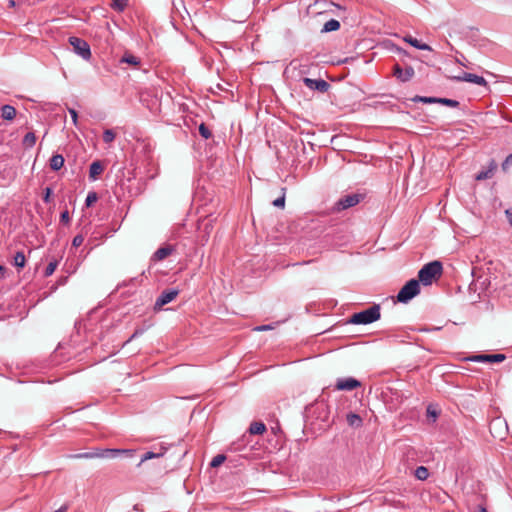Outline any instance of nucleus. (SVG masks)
Returning <instances> with one entry per match:
<instances>
[{
  "label": "nucleus",
  "mask_w": 512,
  "mask_h": 512,
  "mask_svg": "<svg viewBox=\"0 0 512 512\" xmlns=\"http://www.w3.org/2000/svg\"><path fill=\"white\" fill-rule=\"evenodd\" d=\"M443 266L440 261H432L425 264L418 272L419 284L422 283L424 286L431 285L434 280L442 275Z\"/></svg>",
  "instance_id": "f257e3e1"
},
{
  "label": "nucleus",
  "mask_w": 512,
  "mask_h": 512,
  "mask_svg": "<svg viewBox=\"0 0 512 512\" xmlns=\"http://www.w3.org/2000/svg\"><path fill=\"white\" fill-rule=\"evenodd\" d=\"M380 317V305L374 304L373 306L369 307L366 310L353 314L349 320V323L356 325H367L379 320Z\"/></svg>",
  "instance_id": "f03ea898"
},
{
  "label": "nucleus",
  "mask_w": 512,
  "mask_h": 512,
  "mask_svg": "<svg viewBox=\"0 0 512 512\" xmlns=\"http://www.w3.org/2000/svg\"><path fill=\"white\" fill-rule=\"evenodd\" d=\"M420 293V284L417 279L409 280L398 292L397 301L408 303L411 299Z\"/></svg>",
  "instance_id": "7ed1b4c3"
},
{
  "label": "nucleus",
  "mask_w": 512,
  "mask_h": 512,
  "mask_svg": "<svg viewBox=\"0 0 512 512\" xmlns=\"http://www.w3.org/2000/svg\"><path fill=\"white\" fill-rule=\"evenodd\" d=\"M364 198L365 195L362 193H352L344 195L337 200L333 209L337 212L349 209L351 207L358 205Z\"/></svg>",
  "instance_id": "20e7f679"
},
{
  "label": "nucleus",
  "mask_w": 512,
  "mask_h": 512,
  "mask_svg": "<svg viewBox=\"0 0 512 512\" xmlns=\"http://www.w3.org/2000/svg\"><path fill=\"white\" fill-rule=\"evenodd\" d=\"M68 42L72 46L73 51L84 60H89L91 58V49L87 41L76 36H71L69 37Z\"/></svg>",
  "instance_id": "39448f33"
},
{
  "label": "nucleus",
  "mask_w": 512,
  "mask_h": 512,
  "mask_svg": "<svg viewBox=\"0 0 512 512\" xmlns=\"http://www.w3.org/2000/svg\"><path fill=\"white\" fill-rule=\"evenodd\" d=\"M450 79L455 82H469L479 86L488 87V82L484 77L473 73L464 72L462 75L452 76Z\"/></svg>",
  "instance_id": "423d86ee"
},
{
  "label": "nucleus",
  "mask_w": 512,
  "mask_h": 512,
  "mask_svg": "<svg viewBox=\"0 0 512 512\" xmlns=\"http://www.w3.org/2000/svg\"><path fill=\"white\" fill-rule=\"evenodd\" d=\"M179 294V290L177 289H166L161 292L158 298L155 301L154 309L160 310L164 305L173 301L177 295Z\"/></svg>",
  "instance_id": "0eeeda50"
},
{
  "label": "nucleus",
  "mask_w": 512,
  "mask_h": 512,
  "mask_svg": "<svg viewBox=\"0 0 512 512\" xmlns=\"http://www.w3.org/2000/svg\"><path fill=\"white\" fill-rule=\"evenodd\" d=\"M99 450V458H116L120 455H124L126 457H133L136 453L134 449H98Z\"/></svg>",
  "instance_id": "6e6552de"
},
{
  "label": "nucleus",
  "mask_w": 512,
  "mask_h": 512,
  "mask_svg": "<svg viewBox=\"0 0 512 512\" xmlns=\"http://www.w3.org/2000/svg\"><path fill=\"white\" fill-rule=\"evenodd\" d=\"M303 83L310 90L325 93L329 90L330 84L323 79H311L308 77L303 78Z\"/></svg>",
  "instance_id": "1a4fd4ad"
},
{
  "label": "nucleus",
  "mask_w": 512,
  "mask_h": 512,
  "mask_svg": "<svg viewBox=\"0 0 512 512\" xmlns=\"http://www.w3.org/2000/svg\"><path fill=\"white\" fill-rule=\"evenodd\" d=\"M361 386L360 381L355 378H339L336 382V389L340 391H351Z\"/></svg>",
  "instance_id": "9d476101"
},
{
  "label": "nucleus",
  "mask_w": 512,
  "mask_h": 512,
  "mask_svg": "<svg viewBox=\"0 0 512 512\" xmlns=\"http://www.w3.org/2000/svg\"><path fill=\"white\" fill-rule=\"evenodd\" d=\"M506 356L504 354H478L469 358V360L473 362H491V363H500L505 360Z\"/></svg>",
  "instance_id": "9b49d317"
},
{
  "label": "nucleus",
  "mask_w": 512,
  "mask_h": 512,
  "mask_svg": "<svg viewBox=\"0 0 512 512\" xmlns=\"http://www.w3.org/2000/svg\"><path fill=\"white\" fill-rule=\"evenodd\" d=\"M415 71L413 67L407 66L405 69H402L400 65L394 66V75L399 79L401 82H407L412 79L414 76Z\"/></svg>",
  "instance_id": "f8f14e48"
},
{
  "label": "nucleus",
  "mask_w": 512,
  "mask_h": 512,
  "mask_svg": "<svg viewBox=\"0 0 512 512\" xmlns=\"http://www.w3.org/2000/svg\"><path fill=\"white\" fill-rule=\"evenodd\" d=\"M175 251L174 246L172 245H165L163 247L158 248L154 254L152 255L151 260L155 262L162 261L166 259L168 256H170Z\"/></svg>",
  "instance_id": "ddd939ff"
},
{
  "label": "nucleus",
  "mask_w": 512,
  "mask_h": 512,
  "mask_svg": "<svg viewBox=\"0 0 512 512\" xmlns=\"http://www.w3.org/2000/svg\"><path fill=\"white\" fill-rule=\"evenodd\" d=\"M497 169V163L495 162V160H491L489 165H488V169L487 170H483V171H480L475 179L477 181H482V180H486V179H489L493 176L495 170Z\"/></svg>",
  "instance_id": "4468645a"
},
{
  "label": "nucleus",
  "mask_w": 512,
  "mask_h": 512,
  "mask_svg": "<svg viewBox=\"0 0 512 512\" xmlns=\"http://www.w3.org/2000/svg\"><path fill=\"white\" fill-rule=\"evenodd\" d=\"M104 171V167L100 161H94L89 167V179L91 181L97 180L100 174Z\"/></svg>",
  "instance_id": "2eb2a0df"
},
{
  "label": "nucleus",
  "mask_w": 512,
  "mask_h": 512,
  "mask_svg": "<svg viewBox=\"0 0 512 512\" xmlns=\"http://www.w3.org/2000/svg\"><path fill=\"white\" fill-rule=\"evenodd\" d=\"M404 41L409 43L411 46L415 47L416 49H419V50H425V51H431L432 48L431 46H429L428 44L426 43H421L419 40H417L416 38L408 35V36H405L404 37Z\"/></svg>",
  "instance_id": "dca6fc26"
},
{
  "label": "nucleus",
  "mask_w": 512,
  "mask_h": 512,
  "mask_svg": "<svg viewBox=\"0 0 512 512\" xmlns=\"http://www.w3.org/2000/svg\"><path fill=\"white\" fill-rule=\"evenodd\" d=\"M164 453L165 448H161L159 452L147 451L141 456L140 461L137 464V467H140L147 460L162 457Z\"/></svg>",
  "instance_id": "f3484780"
},
{
  "label": "nucleus",
  "mask_w": 512,
  "mask_h": 512,
  "mask_svg": "<svg viewBox=\"0 0 512 512\" xmlns=\"http://www.w3.org/2000/svg\"><path fill=\"white\" fill-rule=\"evenodd\" d=\"M16 116V109L11 105L1 107V117L5 120H13Z\"/></svg>",
  "instance_id": "a211bd4d"
},
{
  "label": "nucleus",
  "mask_w": 512,
  "mask_h": 512,
  "mask_svg": "<svg viewBox=\"0 0 512 512\" xmlns=\"http://www.w3.org/2000/svg\"><path fill=\"white\" fill-rule=\"evenodd\" d=\"M64 162V157L61 154L53 155L50 159V168L58 171L64 166Z\"/></svg>",
  "instance_id": "6ab92c4d"
},
{
  "label": "nucleus",
  "mask_w": 512,
  "mask_h": 512,
  "mask_svg": "<svg viewBox=\"0 0 512 512\" xmlns=\"http://www.w3.org/2000/svg\"><path fill=\"white\" fill-rule=\"evenodd\" d=\"M266 431V426L263 422H252L249 427V434L260 435Z\"/></svg>",
  "instance_id": "aec40b11"
},
{
  "label": "nucleus",
  "mask_w": 512,
  "mask_h": 512,
  "mask_svg": "<svg viewBox=\"0 0 512 512\" xmlns=\"http://www.w3.org/2000/svg\"><path fill=\"white\" fill-rule=\"evenodd\" d=\"M340 28V22L336 19H331L329 21H327L323 28H322V32H332V31H336Z\"/></svg>",
  "instance_id": "412c9836"
},
{
  "label": "nucleus",
  "mask_w": 512,
  "mask_h": 512,
  "mask_svg": "<svg viewBox=\"0 0 512 512\" xmlns=\"http://www.w3.org/2000/svg\"><path fill=\"white\" fill-rule=\"evenodd\" d=\"M26 258L22 251L16 252L14 256L13 265L18 269H22L25 266Z\"/></svg>",
  "instance_id": "4be33fe9"
},
{
  "label": "nucleus",
  "mask_w": 512,
  "mask_h": 512,
  "mask_svg": "<svg viewBox=\"0 0 512 512\" xmlns=\"http://www.w3.org/2000/svg\"><path fill=\"white\" fill-rule=\"evenodd\" d=\"M36 143V136L33 132H28L23 140H22V144L25 148H32Z\"/></svg>",
  "instance_id": "5701e85b"
},
{
  "label": "nucleus",
  "mask_w": 512,
  "mask_h": 512,
  "mask_svg": "<svg viewBox=\"0 0 512 512\" xmlns=\"http://www.w3.org/2000/svg\"><path fill=\"white\" fill-rule=\"evenodd\" d=\"M129 0H112L111 8L117 12H123L128 6Z\"/></svg>",
  "instance_id": "b1692460"
},
{
  "label": "nucleus",
  "mask_w": 512,
  "mask_h": 512,
  "mask_svg": "<svg viewBox=\"0 0 512 512\" xmlns=\"http://www.w3.org/2000/svg\"><path fill=\"white\" fill-rule=\"evenodd\" d=\"M120 62L127 63V64H130L133 66H137L140 64L139 58L132 54H129V53L124 54L123 57L121 58Z\"/></svg>",
  "instance_id": "393cba45"
},
{
  "label": "nucleus",
  "mask_w": 512,
  "mask_h": 512,
  "mask_svg": "<svg viewBox=\"0 0 512 512\" xmlns=\"http://www.w3.org/2000/svg\"><path fill=\"white\" fill-rule=\"evenodd\" d=\"M347 422L352 427H359L362 425L361 417L355 413H349L347 415Z\"/></svg>",
  "instance_id": "a878e982"
},
{
  "label": "nucleus",
  "mask_w": 512,
  "mask_h": 512,
  "mask_svg": "<svg viewBox=\"0 0 512 512\" xmlns=\"http://www.w3.org/2000/svg\"><path fill=\"white\" fill-rule=\"evenodd\" d=\"M246 438H247V435L244 434L240 440H238L236 442H233L231 444V448L230 449L235 451V452L241 451L245 447V445H246Z\"/></svg>",
  "instance_id": "bb28decb"
},
{
  "label": "nucleus",
  "mask_w": 512,
  "mask_h": 512,
  "mask_svg": "<svg viewBox=\"0 0 512 512\" xmlns=\"http://www.w3.org/2000/svg\"><path fill=\"white\" fill-rule=\"evenodd\" d=\"M429 476L428 469L424 466H419L415 470V477L419 480H426Z\"/></svg>",
  "instance_id": "cd10ccee"
},
{
  "label": "nucleus",
  "mask_w": 512,
  "mask_h": 512,
  "mask_svg": "<svg viewBox=\"0 0 512 512\" xmlns=\"http://www.w3.org/2000/svg\"><path fill=\"white\" fill-rule=\"evenodd\" d=\"M414 102H422L425 104H434L438 103V97H426V96H415L413 98Z\"/></svg>",
  "instance_id": "c85d7f7f"
},
{
  "label": "nucleus",
  "mask_w": 512,
  "mask_h": 512,
  "mask_svg": "<svg viewBox=\"0 0 512 512\" xmlns=\"http://www.w3.org/2000/svg\"><path fill=\"white\" fill-rule=\"evenodd\" d=\"M438 103L456 108L460 105V103L457 100L449 99V98H438Z\"/></svg>",
  "instance_id": "c756f323"
},
{
  "label": "nucleus",
  "mask_w": 512,
  "mask_h": 512,
  "mask_svg": "<svg viewBox=\"0 0 512 512\" xmlns=\"http://www.w3.org/2000/svg\"><path fill=\"white\" fill-rule=\"evenodd\" d=\"M116 137V134L113 130L111 129H106L104 132H103V141L105 143H111L114 141Z\"/></svg>",
  "instance_id": "7c9ffc66"
},
{
  "label": "nucleus",
  "mask_w": 512,
  "mask_h": 512,
  "mask_svg": "<svg viewBox=\"0 0 512 512\" xmlns=\"http://www.w3.org/2000/svg\"><path fill=\"white\" fill-rule=\"evenodd\" d=\"M58 266V262L55 260V261H51L45 268V271H44V276L45 277H49L51 276L54 271L56 270Z\"/></svg>",
  "instance_id": "2f4dec72"
},
{
  "label": "nucleus",
  "mask_w": 512,
  "mask_h": 512,
  "mask_svg": "<svg viewBox=\"0 0 512 512\" xmlns=\"http://www.w3.org/2000/svg\"><path fill=\"white\" fill-rule=\"evenodd\" d=\"M199 134L204 139H209L212 136V133H211L210 129L204 123H201L199 125Z\"/></svg>",
  "instance_id": "473e14b6"
},
{
  "label": "nucleus",
  "mask_w": 512,
  "mask_h": 512,
  "mask_svg": "<svg viewBox=\"0 0 512 512\" xmlns=\"http://www.w3.org/2000/svg\"><path fill=\"white\" fill-rule=\"evenodd\" d=\"M75 458H85V459H92V458H99V450L97 449L94 452H84L80 453L74 456Z\"/></svg>",
  "instance_id": "72a5a7b5"
},
{
  "label": "nucleus",
  "mask_w": 512,
  "mask_h": 512,
  "mask_svg": "<svg viewBox=\"0 0 512 512\" xmlns=\"http://www.w3.org/2000/svg\"><path fill=\"white\" fill-rule=\"evenodd\" d=\"M512 166V153L509 154L506 159L502 162L501 168L503 172L507 173Z\"/></svg>",
  "instance_id": "f704fd0d"
},
{
  "label": "nucleus",
  "mask_w": 512,
  "mask_h": 512,
  "mask_svg": "<svg viewBox=\"0 0 512 512\" xmlns=\"http://www.w3.org/2000/svg\"><path fill=\"white\" fill-rule=\"evenodd\" d=\"M98 199V196H97V193L96 192H89L87 194V197H86V200H85V204L87 207H90L92 204H94Z\"/></svg>",
  "instance_id": "c9c22d12"
},
{
  "label": "nucleus",
  "mask_w": 512,
  "mask_h": 512,
  "mask_svg": "<svg viewBox=\"0 0 512 512\" xmlns=\"http://www.w3.org/2000/svg\"><path fill=\"white\" fill-rule=\"evenodd\" d=\"M285 190H286V188H283L282 189L283 194L273 201V205L275 207L284 208V206H285Z\"/></svg>",
  "instance_id": "e433bc0d"
},
{
  "label": "nucleus",
  "mask_w": 512,
  "mask_h": 512,
  "mask_svg": "<svg viewBox=\"0 0 512 512\" xmlns=\"http://www.w3.org/2000/svg\"><path fill=\"white\" fill-rule=\"evenodd\" d=\"M455 62L463 67H467V60H466V57L460 53L459 51H456V57H455Z\"/></svg>",
  "instance_id": "4c0bfd02"
},
{
  "label": "nucleus",
  "mask_w": 512,
  "mask_h": 512,
  "mask_svg": "<svg viewBox=\"0 0 512 512\" xmlns=\"http://www.w3.org/2000/svg\"><path fill=\"white\" fill-rule=\"evenodd\" d=\"M224 461H225V456H224V455H222V454H219V455L215 456V457L212 459V461H211L210 465H211V467H218V466H219L220 464H222Z\"/></svg>",
  "instance_id": "58836bf2"
},
{
  "label": "nucleus",
  "mask_w": 512,
  "mask_h": 512,
  "mask_svg": "<svg viewBox=\"0 0 512 512\" xmlns=\"http://www.w3.org/2000/svg\"><path fill=\"white\" fill-rule=\"evenodd\" d=\"M83 242H84V235L78 234L72 240V247L77 248V247L81 246Z\"/></svg>",
  "instance_id": "ea45409f"
},
{
  "label": "nucleus",
  "mask_w": 512,
  "mask_h": 512,
  "mask_svg": "<svg viewBox=\"0 0 512 512\" xmlns=\"http://www.w3.org/2000/svg\"><path fill=\"white\" fill-rule=\"evenodd\" d=\"M60 222L63 224H68L70 222V215L68 210L63 211L60 214Z\"/></svg>",
  "instance_id": "a19ab883"
},
{
  "label": "nucleus",
  "mask_w": 512,
  "mask_h": 512,
  "mask_svg": "<svg viewBox=\"0 0 512 512\" xmlns=\"http://www.w3.org/2000/svg\"><path fill=\"white\" fill-rule=\"evenodd\" d=\"M68 112L72 118L73 124L77 125L78 123V113L74 108H68Z\"/></svg>",
  "instance_id": "79ce46f5"
},
{
  "label": "nucleus",
  "mask_w": 512,
  "mask_h": 512,
  "mask_svg": "<svg viewBox=\"0 0 512 512\" xmlns=\"http://www.w3.org/2000/svg\"><path fill=\"white\" fill-rule=\"evenodd\" d=\"M271 329H272L271 325H261V326H257L254 328L255 331H267V330H271Z\"/></svg>",
  "instance_id": "37998d69"
},
{
  "label": "nucleus",
  "mask_w": 512,
  "mask_h": 512,
  "mask_svg": "<svg viewBox=\"0 0 512 512\" xmlns=\"http://www.w3.org/2000/svg\"><path fill=\"white\" fill-rule=\"evenodd\" d=\"M143 333V329H137L131 336L130 338L128 339L127 342H130L131 340L135 339L136 337H138L139 335H141Z\"/></svg>",
  "instance_id": "c03bdc74"
},
{
  "label": "nucleus",
  "mask_w": 512,
  "mask_h": 512,
  "mask_svg": "<svg viewBox=\"0 0 512 512\" xmlns=\"http://www.w3.org/2000/svg\"><path fill=\"white\" fill-rule=\"evenodd\" d=\"M505 214H506V216H507V218L509 220V223L512 225V208L511 209H507L505 211Z\"/></svg>",
  "instance_id": "a18cd8bd"
},
{
  "label": "nucleus",
  "mask_w": 512,
  "mask_h": 512,
  "mask_svg": "<svg viewBox=\"0 0 512 512\" xmlns=\"http://www.w3.org/2000/svg\"><path fill=\"white\" fill-rule=\"evenodd\" d=\"M327 3L325 1H315L314 3V6H320V8H324V6H326Z\"/></svg>",
  "instance_id": "49530a36"
},
{
  "label": "nucleus",
  "mask_w": 512,
  "mask_h": 512,
  "mask_svg": "<svg viewBox=\"0 0 512 512\" xmlns=\"http://www.w3.org/2000/svg\"><path fill=\"white\" fill-rule=\"evenodd\" d=\"M299 69H300V74H305L307 72V69H306V66L305 65H299Z\"/></svg>",
  "instance_id": "de8ad7c7"
},
{
  "label": "nucleus",
  "mask_w": 512,
  "mask_h": 512,
  "mask_svg": "<svg viewBox=\"0 0 512 512\" xmlns=\"http://www.w3.org/2000/svg\"><path fill=\"white\" fill-rule=\"evenodd\" d=\"M67 506H61L59 509L55 510L54 512H66Z\"/></svg>",
  "instance_id": "09e8293b"
},
{
  "label": "nucleus",
  "mask_w": 512,
  "mask_h": 512,
  "mask_svg": "<svg viewBox=\"0 0 512 512\" xmlns=\"http://www.w3.org/2000/svg\"><path fill=\"white\" fill-rule=\"evenodd\" d=\"M8 6L9 7H15L16 6V1L15 0H9L8 1Z\"/></svg>",
  "instance_id": "8fccbe9b"
},
{
  "label": "nucleus",
  "mask_w": 512,
  "mask_h": 512,
  "mask_svg": "<svg viewBox=\"0 0 512 512\" xmlns=\"http://www.w3.org/2000/svg\"><path fill=\"white\" fill-rule=\"evenodd\" d=\"M50 192H51V189H50V188H47V189H46V195H45V201H48V198H49Z\"/></svg>",
  "instance_id": "3c124183"
},
{
  "label": "nucleus",
  "mask_w": 512,
  "mask_h": 512,
  "mask_svg": "<svg viewBox=\"0 0 512 512\" xmlns=\"http://www.w3.org/2000/svg\"><path fill=\"white\" fill-rule=\"evenodd\" d=\"M5 271H6L5 267L0 264V274L2 275V277H4Z\"/></svg>",
  "instance_id": "603ef678"
},
{
  "label": "nucleus",
  "mask_w": 512,
  "mask_h": 512,
  "mask_svg": "<svg viewBox=\"0 0 512 512\" xmlns=\"http://www.w3.org/2000/svg\"><path fill=\"white\" fill-rule=\"evenodd\" d=\"M477 512H488V511L485 507L479 506Z\"/></svg>",
  "instance_id": "864d4df0"
},
{
  "label": "nucleus",
  "mask_w": 512,
  "mask_h": 512,
  "mask_svg": "<svg viewBox=\"0 0 512 512\" xmlns=\"http://www.w3.org/2000/svg\"><path fill=\"white\" fill-rule=\"evenodd\" d=\"M446 43H447V46L450 48V50H454V47L452 46V44L449 41H447Z\"/></svg>",
  "instance_id": "5fc2aeb1"
},
{
  "label": "nucleus",
  "mask_w": 512,
  "mask_h": 512,
  "mask_svg": "<svg viewBox=\"0 0 512 512\" xmlns=\"http://www.w3.org/2000/svg\"><path fill=\"white\" fill-rule=\"evenodd\" d=\"M134 510L139 511L138 505H134Z\"/></svg>",
  "instance_id": "6e6d98bb"
}]
</instances>
